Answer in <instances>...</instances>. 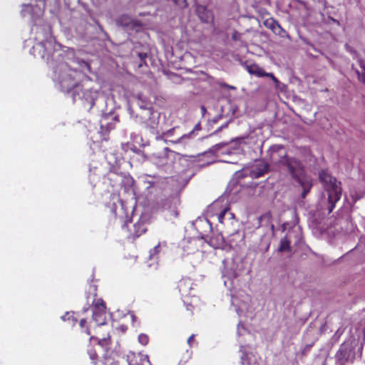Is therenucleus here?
<instances>
[{"instance_id":"f257e3e1","label":"nucleus","mask_w":365,"mask_h":365,"mask_svg":"<svg viewBox=\"0 0 365 365\" xmlns=\"http://www.w3.org/2000/svg\"><path fill=\"white\" fill-rule=\"evenodd\" d=\"M269 160L272 164L287 168L292 178L302 188L301 197L304 199L313 187L312 178L307 175L302 162L293 157H288L282 145H273L269 149Z\"/></svg>"},{"instance_id":"f03ea898","label":"nucleus","mask_w":365,"mask_h":365,"mask_svg":"<svg viewBox=\"0 0 365 365\" xmlns=\"http://www.w3.org/2000/svg\"><path fill=\"white\" fill-rule=\"evenodd\" d=\"M319 179L327 195V198L322 200V207L323 210H327L328 214H330L335 208L336 203L341 199V183L324 170L319 172Z\"/></svg>"},{"instance_id":"7ed1b4c3","label":"nucleus","mask_w":365,"mask_h":365,"mask_svg":"<svg viewBox=\"0 0 365 365\" xmlns=\"http://www.w3.org/2000/svg\"><path fill=\"white\" fill-rule=\"evenodd\" d=\"M60 86L62 91L71 94L73 101L76 100V96H80V92L83 93V96L85 97L88 93L91 94L89 101V109L92 108L95 105V98L92 96V91H86L83 92L82 86L77 83L74 79L70 76L63 78L60 81Z\"/></svg>"},{"instance_id":"20e7f679","label":"nucleus","mask_w":365,"mask_h":365,"mask_svg":"<svg viewBox=\"0 0 365 365\" xmlns=\"http://www.w3.org/2000/svg\"><path fill=\"white\" fill-rule=\"evenodd\" d=\"M241 65L245 68L247 71L252 76L258 78L261 77H269L274 82L277 83L279 81L272 73H267L262 67H260L256 63L252 62L251 61L246 60L241 62Z\"/></svg>"},{"instance_id":"39448f33","label":"nucleus","mask_w":365,"mask_h":365,"mask_svg":"<svg viewBox=\"0 0 365 365\" xmlns=\"http://www.w3.org/2000/svg\"><path fill=\"white\" fill-rule=\"evenodd\" d=\"M125 228L128 230L127 237L132 240H135L147 231L145 222L143 220H138L137 222L134 223L132 229H128V222H125L123 226V229Z\"/></svg>"},{"instance_id":"423d86ee","label":"nucleus","mask_w":365,"mask_h":365,"mask_svg":"<svg viewBox=\"0 0 365 365\" xmlns=\"http://www.w3.org/2000/svg\"><path fill=\"white\" fill-rule=\"evenodd\" d=\"M194 283L189 277L182 278L177 285V288L181 297L184 299L194 297L192 294Z\"/></svg>"},{"instance_id":"0eeeda50","label":"nucleus","mask_w":365,"mask_h":365,"mask_svg":"<svg viewBox=\"0 0 365 365\" xmlns=\"http://www.w3.org/2000/svg\"><path fill=\"white\" fill-rule=\"evenodd\" d=\"M106 328H103L102 330L101 327H97L98 329L96 331V336H91L89 340L92 339L97 340L98 344L102 347H107L111 343L110 335L109 332V328L106 325Z\"/></svg>"},{"instance_id":"6e6552de","label":"nucleus","mask_w":365,"mask_h":365,"mask_svg":"<svg viewBox=\"0 0 365 365\" xmlns=\"http://www.w3.org/2000/svg\"><path fill=\"white\" fill-rule=\"evenodd\" d=\"M116 178H120V183L123 184L125 185V192H132V193L134 194L135 191L133 189V185H134L135 181L132 177L118 175L115 173H111L108 176V179L110 181L115 180Z\"/></svg>"},{"instance_id":"1a4fd4ad","label":"nucleus","mask_w":365,"mask_h":365,"mask_svg":"<svg viewBox=\"0 0 365 365\" xmlns=\"http://www.w3.org/2000/svg\"><path fill=\"white\" fill-rule=\"evenodd\" d=\"M264 26L270 29L274 34L284 38L288 36V34L282 29L280 24L274 18H268L264 21Z\"/></svg>"},{"instance_id":"9d476101","label":"nucleus","mask_w":365,"mask_h":365,"mask_svg":"<svg viewBox=\"0 0 365 365\" xmlns=\"http://www.w3.org/2000/svg\"><path fill=\"white\" fill-rule=\"evenodd\" d=\"M91 322H94L97 327L106 325V310H93Z\"/></svg>"},{"instance_id":"9b49d317","label":"nucleus","mask_w":365,"mask_h":365,"mask_svg":"<svg viewBox=\"0 0 365 365\" xmlns=\"http://www.w3.org/2000/svg\"><path fill=\"white\" fill-rule=\"evenodd\" d=\"M269 167L267 163L261 162L258 163L251 171V176L254 178L262 177L269 172Z\"/></svg>"},{"instance_id":"f8f14e48","label":"nucleus","mask_w":365,"mask_h":365,"mask_svg":"<svg viewBox=\"0 0 365 365\" xmlns=\"http://www.w3.org/2000/svg\"><path fill=\"white\" fill-rule=\"evenodd\" d=\"M119 121V117L118 115H115L113 119L112 122H108L106 124H101V130L100 133L103 135H108L110 131L115 128V123Z\"/></svg>"},{"instance_id":"ddd939ff","label":"nucleus","mask_w":365,"mask_h":365,"mask_svg":"<svg viewBox=\"0 0 365 365\" xmlns=\"http://www.w3.org/2000/svg\"><path fill=\"white\" fill-rule=\"evenodd\" d=\"M165 154H167L168 152H172L171 150H170L168 148H164ZM153 160L155 162V163L158 164L160 165H163L168 163L167 162V157L165 155L160 156L156 155L155 154H153L152 155Z\"/></svg>"},{"instance_id":"4468645a","label":"nucleus","mask_w":365,"mask_h":365,"mask_svg":"<svg viewBox=\"0 0 365 365\" xmlns=\"http://www.w3.org/2000/svg\"><path fill=\"white\" fill-rule=\"evenodd\" d=\"M92 322L91 321L90 322H88L86 319H81L79 322V327L81 328V331L82 333H84L86 334H87L88 336H91V331H90V327H91V324Z\"/></svg>"},{"instance_id":"2eb2a0df","label":"nucleus","mask_w":365,"mask_h":365,"mask_svg":"<svg viewBox=\"0 0 365 365\" xmlns=\"http://www.w3.org/2000/svg\"><path fill=\"white\" fill-rule=\"evenodd\" d=\"M93 310H106V302L101 298L94 299Z\"/></svg>"},{"instance_id":"dca6fc26","label":"nucleus","mask_w":365,"mask_h":365,"mask_svg":"<svg viewBox=\"0 0 365 365\" xmlns=\"http://www.w3.org/2000/svg\"><path fill=\"white\" fill-rule=\"evenodd\" d=\"M349 352L348 349L345 347L341 346L340 349L336 352V356L339 360H345L347 361L349 359Z\"/></svg>"},{"instance_id":"f3484780","label":"nucleus","mask_w":365,"mask_h":365,"mask_svg":"<svg viewBox=\"0 0 365 365\" xmlns=\"http://www.w3.org/2000/svg\"><path fill=\"white\" fill-rule=\"evenodd\" d=\"M279 250V252L290 251V240L287 237L281 240Z\"/></svg>"},{"instance_id":"a211bd4d","label":"nucleus","mask_w":365,"mask_h":365,"mask_svg":"<svg viewBox=\"0 0 365 365\" xmlns=\"http://www.w3.org/2000/svg\"><path fill=\"white\" fill-rule=\"evenodd\" d=\"M359 65L362 69V71L360 72L359 71L356 70V73L358 76L359 80L365 85V62L360 61Z\"/></svg>"},{"instance_id":"6ab92c4d","label":"nucleus","mask_w":365,"mask_h":365,"mask_svg":"<svg viewBox=\"0 0 365 365\" xmlns=\"http://www.w3.org/2000/svg\"><path fill=\"white\" fill-rule=\"evenodd\" d=\"M117 22L122 26H128L130 22V18L127 15L120 16Z\"/></svg>"},{"instance_id":"aec40b11","label":"nucleus","mask_w":365,"mask_h":365,"mask_svg":"<svg viewBox=\"0 0 365 365\" xmlns=\"http://www.w3.org/2000/svg\"><path fill=\"white\" fill-rule=\"evenodd\" d=\"M61 319L63 321H71L72 322L77 321V319L75 317V314L73 312H66L63 316L61 317Z\"/></svg>"},{"instance_id":"412c9836","label":"nucleus","mask_w":365,"mask_h":365,"mask_svg":"<svg viewBox=\"0 0 365 365\" xmlns=\"http://www.w3.org/2000/svg\"><path fill=\"white\" fill-rule=\"evenodd\" d=\"M229 213L232 217H233V214L229 212L228 208H225L218 215V221L220 223H223V220L226 214Z\"/></svg>"},{"instance_id":"4be33fe9","label":"nucleus","mask_w":365,"mask_h":365,"mask_svg":"<svg viewBox=\"0 0 365 365\" xmlns=\"http://www.w3.org/2000/svg\"><path fill=\"white\" fill-rule=\"evenodd\" d=\"M138 341L142 345H147L149 341V338L146 334H140L138 336Z\"/></svg>"},{"instance_id":"5701e85b","label":"nucleus","mask_w":365,"mask_h":365,"mask_svg":"<svg viewBox=\"0 0 365 365\" xmlns=\"http://www.w3.org/2000/svg\"><path fill=\"white\" fill-rule=\"evenodd\" d=\"M191 356H192V351H189V350H186L185 356H183L182 359H180V362L182 363V364L186 363L191 358Z\"/></svg>"},{"instance_id":"b1692460","label":"nucleus","mask_w":365,"mask_h":365,"mask_svg":"<svg viewBox=\"0 0 365 365\" xmlns=\"http://www.w3.org/2000/svg\"><path fill=\"white\" fill-rule=\"evenodd\" d=\"M242 34L236 31H235L232 34V39L234 41H242Z\"/></svg>"},{"instance_id":"393cba45","label":"nucleus","mask_w":365,"mask_h":365,"mask_svg":"<svg viewBox=\"0 0 365 365\" xmlns=\"http://www.w3.org/2000/svg\"><path fill=\"white\" fill-rule=\"evenodd\" d=\"M88 354L90 356V359L95 362V361L98 359V354L96 352V351L93 349H91L88 350Z\"/></svg>"},{"instance_id":"a878e982","label":"nucleus","mask_w":365,"mask_h":365,"mask_svg":"<svg viewBox=\"0 0 365 365\" xmlns=\"http://www.w3.org/2000/svg\"><path fill=\"white\" fill-rule=\"evenodd\" d=\"M176 5L180 7H185L187 6L186 0H172Z\"/></svg>"},{"instance_id":"bb28decb","label":"nucleus","mask_w":365,"mask_h":365,"mask_svg":"<svg viewBox=\"0 0 365 365\" xmlns=\"http://www.w3.org/2000/svg\"><path fill=\"white\" fill-rule=\"evenodd\" d=\"M312 346V344H307L302 351V355L306 356L307 354V353L310 351Z\"/></svg>"},{"instance_id":"cd10ccee","label":"nucleus","mask_w":365,"mask_h":365,"mask_svg":"<svg viewBox=\"0 0 365 365\" xmlns=\"http://www.w3.org/2000/svg\"><path fill=\"white\" fill-rule=\"evenodd\" d=\"M195 334H192L188 339H187V344L191 347L192 346L193 344H197V342L195 340Z\"/></svg>"},{"instance_id":"c85d7f7f","label":"nucleus","mask_w":365,"mask_h":365,"mask_svg":"<svg viewBox=\"0 0 365 365\" xmlns=\"http://www.w3.org/2000/svg\"><path fill=\"white\" fill-rule=\"evenodd\" d=\"M139 58L142 60V61H145V58H148V53L147 52H139L138 53Z\"/></svg>"},{"instance_id":"c756f323","label":"nucleus","mask_w":365,"mask_h":365,"mask_svg":"<svg viewBox=\"0 0 365 365\" xmlns=\"http://www.w3.org/2000/svg\"><path fill=\"white\" fill-rule=\"evenodd\" d=\"M175 131V128H173L168 130H167L166 132L163 133V136H165V137H169L170 135H172L173 133Z\"/></svg>"},{"instance_id":"7c9ffc66","label":"nucleus","mask_w":365,"mask_h":365,"mask_svg":"<svg viewBox=\"0 0 365 365\" xmlns=\"http://www.w3.org/2000/svg\"><path fill=\"white\" fill-rule=\"evenodd\" d=\"M227 126V124H225V125H222V126L220 127L219 128H217V129L215 130V133L220 132V130H222V128H226Z\"/></svg>"},{"instance_id":"2f4dec72","label":"nucleus","mask_w":365,"mask_h":365,"mask_svg":"<svg viewBox=\"0 0 365 365\" xmlns=\"http://www.w3.org/2000/svg\"><path fill=\"white\" fill-rule=\"evenodd\" d=\"M199 16L202 19V21H204V22H207L208 21V16H206V18H204L203 16H200V15H199Z\"/></svg>"},{"instance_id":"473e14b6","label":"nucleus","mask_w":365,"mask_h":365,"mask_svg":"<svg viewBox=\"0 0 365 365\" xmlns=\"http://www.w3.org/2000/svg\"><path fill=\"white\" fill-rule=\"evenodd\" d=\"M167 48V51H169L170 49L171 50V51L173 52V46H170V47H166Z\"/></svg>"},{"instance_id":"72a5a7b5","label":"nucleus","mask_w":365,"mask_h":365,"mask_svg":"<svg viewBox=\"0 0 365 365\" xmlns=\"http://www.w3.org/2000/svg\"><path fill=\"white\" fill-rule=\"evenodd\" d=\"M213 240H214V238H211L210 239V244L214 247H217L215 245H213Z\"/></svg>"},{"instance_id":"f704fd0d","label":"nucleus","mask_w":365,"mask_h":365,"mask_svg":"<svg viewBox=\"0 0 365 365\" xmlns=\"http://www.w3.org/2000/svg\"><path fill=\"white\" fill-rule=\"evenodd\" d=\"M180 139H181V137H180V138H179L178 139H177L176 140L173 141V143H179V142H180Z\"/></svg>"},{"instance_id":"c9c22d12","label":"nucleus","mask_w":365,"mask_h":365,"mask_svg":"<svg viewBox=\"0 0 365 365\" xmlns=\"http://www.w3.org/2000/svg\"><path fill=\"white\" fill-rule=\"evenodd\" d=\"M200 128V124L196 125L195 129H198Z\"/></svg>"},{"instance_id":"e433bc0d","label":"nucleus","mask_w":365,"mask_h":365,"mask_svg":"<svg viewBox=\"0 0 365 365\" xmlns=\"http://www.w3.org/2000/svg\"><path fill=\"white\" fill-rule=\"evenodd\" d=\"M86 66L88 67V69L90 70V68H91L90 65L88 63H86Z\"/></svg>"},{"instance_id":"4c0bfd02","label":"nucleus","mask_w":365,"mask_h":365,"mask_svg":"<svg viewBox=\"0 0 365 365\" xmlns=\"http://www.w3.org/2000/svg\"><path fill=\"white\" fill-rule=\"evenodd\" d=\"M349 48V51L351 52L352 51V47H348Z\"/></svg>"},{"instance_id":"58836bf2","label":"nucleus","mask_w":365,"mask_h":365,"mask_svg":"<svg viewBox=\"0 0 365 365\" xmlns=\"http://www.w3.org/2000/svg\"><path fill=\"white\" fill-rule=\"evenodd\" d=\"M139 66H140V67L143 66V63H140L139 64Z\"/></svg>"}]
</instances>
